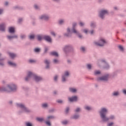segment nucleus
I'll use <instances>...</instances> for the list:
<instances>
[{
    "label": "nucleus",
    "mask_w": 126,
    "mask_h": 126,
    "mask_svg": "<svg viewBox=\"0 0 126 126\" xmlns=\"http://www.w3.org/2000/svg\"><path fill=\"white\" fill-rule=\"evenodd\" d=\"M109 110L106 107H102L99 111L101 123H108L109 122V117L107 116Z\"/></svg>",
    "instance_id": "obj_1"
},
{
    "label": "nucleus",
    "mask_w": 126,
    "mask_h": 126,
    "mask_svg": "<svg viewBox=\"0 0 126 126\" xmlns=\"http://www.w3.org/2000/svg\"><path fill=\"white\" fill-rule=\"evenodd\" d=\"M16 91H17V85L14 84H8L6 87H0V92H5L10 93V92H16Z\"/></svg>",
    "instance_id": "obj_2"
},
{
    "label": "nucleus",
    "mask_w": 126,
    "mask_h": 126,
    "mask_svg": "<svg viewBox=\"0 0 126 126\" xmlns=\"http://www.w3.org/2000/svg\"><path fill=\"white\" fill-rule=\"evenodd\" d=\"M16 105L17 108H19V109H21L18 112V115H21L22 114H23V113H26V114H30V113H31V110L26 107L25 104L21 103H17Z\"/></svg>",
    "instance_id": "obj_3"
},
{
    "label": "nucleus",
    "mask_w": 126,
    "mask_h": 126,
    "mask_svg": "<svg viewBox=\"0 0 126 126\" xmlns=\"http://www.w3.org/2000/svg\"><path fill=\"white\" fill-rule=\"evenodd\" d=\"M32 77L35 81V82H40L42 80V77L37 76V75L32 73V72H29L27 77L25 78L26 81H29Z\"/></svg>",
    "instance_id": "obj_4"
},
{
    "label": "nucleus",
    "mask_w": 126,
    "mask_h": 126,
    "mask_svg": "<svg viewBox=\"0 0 126 126\" xmlns=\"http://www.w3.org/2000/svg\"><path fill=\"white\" fill-rule=\"evenodd\" d=\"M63 51L65 54L67 53H73L74 52V48L73 46L71 44H67L64 46L63 48Z\"/></svg>",
    "instance_id": "obj_5"
},
{
    "label": "nucleus",
    "mask_w": 126,
    "mask_h": 126,
    "mask_svg": "<svg viewBox=\"0 0 126 126\" xmlns=\"http://www.w3.org/2000/svg\"><path fill=\"white\" fill-rule=\"evenodd\" d=\"M104 63V64L103 65V69H106V70H109L110 69V67L111 66H110V64L106 61V60L105 59H101L97 63V65L98 66H101L102 65L101 63Z\"/></svg>",
    "instance_id": "obj_6"
},
{
    "label": "nucleus",
    "mask_w": 126,
    "mask_h": 126,
    "mask_svg": "<svg viewBox=\"0 0 126 126\" xmlns=\"http://www.w3.org/2000/svg\"><path fill=\"white\" fill-rule=\"evenodd\" d=\"M106 15H109V11L108 10L102 9L98 12V17L102 20L105 19Z\"/></svg>",
    "instance_id": "obj_7"
},
{
    "label": "nucleus",
    "mask_w": 126,
    "mask_h": 126,
    "mask_svg": "<svg viewBox=\"0 0 126 126\" xmlns=\"http://www.w3.org/2000/svg\"><path fill=\"white\" fill-rule=\"evenodd\" d=\"M111 78V74L106 73L101 77L97 78V81H103L104 82H108L109 78Z\"/></svg>",
    "instance_id": "obj_8"
},
{
    "label": "nucleus",
    "mask_w": 126,
    "mask_h": 126,
    "mask_svg": "<svg viewBox=\"0 0 126 126\" xmlns=\"http://www.w3.org/2000/svg\"><path fill=\"white\" fill-rule=\"evenodd\" d=\"M56 117L53 115H48L46 118V121L44 122L45 125L47 126H52V123H51V120H55Z\"/></svg>",
    "instance_id": "obj_9"
},
{
    "label": "nucleus",
    "mask_w": 126,
    "mask_h": 126,
    "mask_svg": "<svg viewBox=\"0 0 126 126\" xmlns=\"http://www.w3.org/2000/svg\"><path fill=\"white\" fill-rule=\"evenodd\" d=\"M94 45H95V46H97V47H104L105 44H107L106 40L104 38H101L98 42L94 41Z\"/></svg>",
    "instance_id": "obj_10"
},
{
    "label": "nucleus",
    "mask_w": 126,
    "mask_h": 126,
    "mask_svg": "<svg viewBox=\"0 0 126 126\" xmlns=\"http://www.w3.org/2000/svg\"><path fill=\"white\" fill-rule=\"evenodd\" d=\"M50 15L48 14H43L39 16L38 19L43 21H49L50 20Z\"/></svg>",
    "instance_id": "obj_11"
},
{
    "label": "nucleus",
    "mask_w": 126,
    "mask_h": 126,
    "mask_svg": "<svg viewBox=\"0 0 126 126\" xmlns=\"http://www.w3.org/2000/svg\"><path fill=\"white\" fill-rule=\"evenodd\" d=\"M70 75V72L69 71H65L63 74L62 75V82H66V78L69 77Z\"/></svg>",
    "instance_id": "obj_12"
},
{
    "label": "nucleus",
    "mask_w": 126,
    "mask_h": 126,
    "mask_svg": "<svg viewBox=\"0 0 126 126\" xmlns=\"http://www.w3.org/2000/svg\"><path fill=\"white\" fill-rule=\"evenodd\" d=\"M78 100V97L76 95H74L68 98V101L70 103H72L73 102H77Z\"/></svg>",
    "instance_id": "obj_13"
},
{
    "label": "nucleus",
    "mask_w": 126,
    "mask_h": 126,
    "mask_svg": "<svg viewBox=\"0 0 126 126\" xmlns=\"http://www.w3.org/2000/svg\"><path fill=\"white\" fill-rule=\"evenodd\" d=\"M66 33L63 34L64 37H67L68 38H70L71 37V30H70V28L68 27L66 29Z\"/></svg>",
    "instance_id": "obj_14"
},
{
    "label": "nucleus",
    "mask_w": 126,
    "mask_h": 126,
    "mask_svg": "<svg viewBox=\"0 0 126 126\" xmlns=\"http://www.w3.org/2000/svg\"><path fill=\"white\" fill-rule=\"evenodd\" d=\"M121 95L120 91H114L111 94V97H119Z\"/></svg>",
    "instance_id": "obj_15"
},
{
    "label": "nucleus",
    "mask_w": 126,
    "mask_h": 126,
    "mask_svg": "<svg viewBox=\"0 0 126 126\" xmlns=\"http://www.w3.org/2000/svg\"><path fill=\"white\" fill-rule=\"evenodd\" d=\"M80 118V115L78 113H75L70 117L71 120H78Z\"/></svg>",
    "instance_id": "obj_16"
},
{
    "label": "nucleus",
    "mask_w": 126,
    "mask_h": 126,
    "mask_svg": "<svg viewBox=\"0 0 126 126\" xmlns=\"http://www.w3.org/2000/svg\"><path fill=\"white\" fill-rule=\"evenodd\" d=\"M44 63L46 64L45 69H50V63H51V62L50 61V60H48L46 59L44 61Z\"/></svg>",
    "instance_id": "obj_17"
},
{
    "label": "nucleus",
    "mask_w": 126,
    "mask_h": 126,
    "mask_svg": "<svg viewBox=\"0 0 126 126\" xmlns=\"http://www.w3.org/2000/svg\"><path fill=\"white\" fill-rule=\"evenodd\" d=\"M43 40H45V41H46L48 43H52V38L50 35H44Z\"/></svg>",
    "instance_id": "obj_18"
},
{
    "label": "nucleus",
    "mask_w": 126,
    "mask_h": 126,
    "mask_svg": "<svg viewBox=\"0 0 126 126\" xmlns=\"http://www.w3.org/2000/svg\"><path fill=\"white\" fill-rule=\"evenodd\" d=\"M7 64L9 66H11V67H16V66H17V64L12 61H8Z\"/></svg>",
    "instance_id": "obj_19"
},
{
    "label": "nucleus",
    "mask_w": 126,
    "mask_h": 126,
    "mask_svg": "<svg viewBox=\"0 0 126 126\" xmlns=\"http://www.w3.org/2000/svg\"><path fill=\"white\" fill-rule=\"evenodd\" d=\"M90 26L92 29H95L97 27V23L95 21H92L90 24Z\"/></svg>",
    "instance_id": "obj_20"
},
{
    "label": "nucleus",
    "mask_w": 126,
    "mask_h": 126,
    "mask_svg": "<svg viewBox=\"0 0 126 126\" xmlns=\"http://www.w3.org/2000/svg\"><path fill=\"white\" fill-rule=\"evenodd\" d=\"M36 39L39 42H41L44 39V35L43 34H37Z\"/></svg>",
    "instance_id": "obj_21"
},
{
    "label": "nucleus",
    "mask_w": 126,
    "mask_h": 126,
    "mask_svg": "<svg viewBox=\"0 0 126 126\" xmlns=\"http://www.w3.org/2000/svg\"><path fill=\"white\" fill-rule=\"evenodd\" d=\"M76 25H77V24L76 23H73L72 24V28L71 30L72 33H76V32H77V31L75 29Z\"/></svg>",
    "instance_id": "obj_22"
},
{
    "label": "nucleus",
    "mask_w": 126,
    "mask_h": 126,
    "mask_svg": "<svg viewBox=\"0 0 126 126\" xmlns=\"http://www.w3.org/2000/svg\"><path fill=\"white\" fill-rule=\"evenodd\" d=\"M17 38H18V36L17 35L7 36V38L8 40H11L12 39H17Z\"/></svg>",
    "instance_id": "obj_23"
},
{
    "label": "nucleus",
    "mask_w": 126,
    "mask_h": 126,
    "mask_svg": "<svg viewBox=\"0 0 126 126\" xmlns=\"http://www.w3.org/2000/svg\"><path fill=\"white\" fill-rule=\"evenodd\" d=\"M13 8L14 9H17V10H24V9H25V8H24L23 6H15L13 7Z\"/></svg>",
    "instance_id": "obj_24"
},
{
    "label": "nucleus",
    "mask_w": 126,
    "mask_h": 126,
    "mask_svg": "<svg viewBox=\"0 0 126 126\" xmlns=\"http://www.w3.org/2000/svg\"><path fill=\"white\" fill-rule=\"evenodd\" d=\"M84 109L86 110V111H92V107L89 105H85L84 106Z\"/></svg>",
    "instance_id": "obj_25"
},
{
    "label": "nucleus",
    "mask_w": 126,
    "mask_h": 126,
    "mask_svg": "<svg viewBox=\"0 0 126 126\" xmlns=\"http://www.w3.org/2000/svg\"><path fill=\"white\" fill-rule=\"evenodd\" d=\"M4 58H0V66L3 67L4 66Z\"/></svg>",
    "instance_id": "obj_26"
},
{
    "label": "nucleus",
    "mask_w": 126,
    "mask_h": 126,
    "mask_svg": "<svg viewBox=\"0 0 126 126\" xmlns=\"http://www.w3.org/2000/svg\"><path fill=\"white\" fill-rule=\"evenodd\" d=\"M69 91L71 93H76L77 92V90L74 88H69Z\"/></svg>",
    "instance_id": "obj_27"
},
{
    "label": "nucleus",
    "mask_w": 126,
    "mask_h": 126,
    "mask_svg": "<svg viewBox=\"0 0 126 126\" xmlns=\"http://www.w3.org/2000/svg\"><path fill=\"white\" fill-rule=\"evenodd\" d=\"M33 7L35 10H38V11L41 10V7L40 6V5L37 4H35L33 5Z\"/></svg>",
    "instance_id": "obj_28"
},
{
    "label": "nucleus",
    "mask_w": 126,
    "mask_h": 126,
    "mask_svg": "<svg viewBox=\"0 0 126 126\" xmlns=\"http://www.w3.org/2000/svg\"><path fill=\"white\" fill-rule=\"evenodd\" d=\"M0 31H1L2 32H4V31H5L4 23L0 24Z\"/></svg>",
    "instance_id": "obj_29"
},
{
    "label": "nucleus",
    "mask_w": 126,
    "mask_h": 126,
    "mask_svg": "<svg viewBox=\"0 0 126 126\" xmlns=\"http://www.w3.org/2000/svg\"><path fill=\"white\" fill-rule=\"evenodd\" d=\"M49 51V47L45 46L44 47V52L43 55L45 56V55H47L48 54V51Z\"/></svg>",
    "instance_id": "obj_30"
},
{
    "label": "nucleus",
    "mask_w": 126,
    "mask_h": 126,
    "mask_svg": "<svg viewBox=\"0 0 126 126\" xmlns=\"http://www.w3.org/2000/svg\"><path fill=\"white\" fill-rule=\"evenodd\" d=\"M118 48L120 52H122V53H124V52H125V48H124V46H123V45H119L118 46Z\"/></svg>",
    "instance_id": "obj_31"
},
{
    "label": "nucleus",
    "mask_w": 126,
    "mask_h": 126,
    "mask_svg": "<svg viewBox=\"0 0 126 126\" xmlns=\"http://www.w3.org/2000/svg\"><path fill=\"white\" fill-rule=\"evenodd\" d=\"M74 113H76L75 114H78V113H80L81 112V108L80 107H77L74 110Z\"/></svg>",
    "instance_id": "obj_32"
},
{
    "label": "nucleus",
    "mask_w": 126,
    "mask_h": 126,
    "mask_svg": "<svg viewBox=\"0 0 126 126\" xmlns=\"http://www.w3.org/2000/svg\"><path fill=\"white\" fill-rule=\"evenodd\" d=\"M109 121H114V120H116V116L114 115H111L109 117Z\"/></svg>",
    "instance_id": "obj_33"
},
{
    "label": "nucleus",
    "mask_w": 126,
    "mask_h": 126,
    "mask_svg": "<svg viewBox=\"0 0 126 126\" xmlns=\"http://www.w3.org/2000/svg\"><path fill=\"white\" fill-rule=\"evenodd\" d=\"M9 33H12L15 32V30L14 29V28L11 27L9 28Z\"/></svg>",
    "instance_id": "obj_34"
},
{
    "label": "nucleus",
    "mask_w": 126,
    "mask_h": 126,
    "mask_svg": "<svg viewBox=\"0 0 126 126\" xmlns=\"http://www.w3.org/2000/svg\"><path fill=\"white\" fill-rule=\"evenodd\" d=\"M33 52L34 53L39 54V53H40V52H41V48L36 47L33 49Z\"/></svg>",
    "instance_id": "obj_35"
},
{
    "label": "nucleus",
    "mask_w": 126,
    "mask_h": 126,
    "mask_svg": "<svg viewBox=\"0 0 126 126\" xmlns=\"http://www.w3.org/2000/svg\"><path fill=\"white\" fill-rule=\"evenodd\" d=\"M65 21L64 19H61L58 21L59 25H63L64 24Z\"/></svg>",
    "instance_id": "obj_36"
},
{
    "label": "nucleus",
    "mask_w": 126,
    "mask_h": 126,
    "mask_svg": "<svg viewBox=\"0 0 126 126\" xmlns=\"http://www.w3.org/2000/svg\"><path fill=\"white\" fill-rule=\"evenodd\" d=\"M36 121H37V122H39L40 123H42V122H45L44 118L37 117L36 118Z\"/></svg>",
    "instance_id": "obj_37"
},
{
    "label": "nucleus",
    "mask_w": 126,
    "mask_h": 126,
    "mask_svg": "<svg viewBox=\"0 0 126 126\" xmlns=\"http://www.w3.org/2000/svg\"><path fill=\"white\" fill-rule=\"evenodd\" d=\"M117 74L118 71H115L112 74H110V77H115V76H117Z\"/></svg>",
    "instance_id": "obj_38"
},
{
    "label": "nucleus",
    "mask_w": 126,
    "mask_h": 126,
    "mask_svg": "<svg viewBox=\"0 0 126 126\" xmlns=\"http://www.w3.org/2000/svg\"><path fill=\"white\" fill-rule=\"evenodd\" d=\"M74 34H76L77 36H78V38H79L80 39H82V35H81L80 33H79V32L77 31L76 32H74Z\"/></svg>",
    "instance_id": "obj_39"
},
{
    "label": "nucleus",
    "mask_w": 126,
    "mask_h": 126,
    "mask_svg": "<svg viewBox=\"0 0 126 126\" xmlns=\"http://www.w3.org/2000/svg\"><path fill=\"white\" fill-rule=\"evenodd\" d=\"M52 56H54V57H59V53L56 51H53L51 53Z\"/></svg>",
    "instance_id": "obj_40"
},
{
    "label": "nucleus",
    "mask_w": 126,
    "mask_h": 126,
    "mask_svg": "<svg viewBox=\"0 0 126 126\" xmlns=\"http://www.w3.org/2000/svg\"><path fill=\"white\" fill-rule=\"evenodd\" d=\"M9 56L11 59H14L16 57V54L12 53H9Z\"/></svg>",
    "instance_id": "obj_41"
},
{
    "label": "nucleus",
    "mask_w": 126,
    "mask_h": 126,
    "mask_svg": "<svg viewBox=\"0 0 126 126\" xmlns=\"http://www.w3.org/2000/svg\"><path fill=\"white\" fill-rule=\"evenodd\" d=\"M41 106L44 109H47V108L49 107V105H48V103H43Z\"/></svg>",
    "instance_id": "obj_42"
},
{
    "label": "nucleus",
    "mask_w": 126,
    "mask_h": 126,
    "mask_svg": "<svg viewBox=\"0 0 126 126\" xmlns=\"http://www.w3.org/2000/svg\"><path fill=\"white\" fill-rule=\"evenodd\" d=\"M53 63L55 64H58V63H60V61L58 59H54L53 60Z\"/></svg>",
    "instance_id": "obj_43"
},
{
    "label": "nucleus",
    "mask_w": 126,
    "mask_h": 126,
    "mask_svg": "<svg viewBox=\"0 0 126 126\" xmlns=\"http://www.w3.org/2000/svg\"><path fill=\"white\" fill-rule=\"evenodd\" d=\"M26 126H33V124L30 122H27L25 123Z\"/></svg>",
    "instance_id": "obj_44"
},
{
    "label": "nucleus",
    "mask_w": 126,
    "mask_h": 126,
    "mask_svg": "<svg viewBox=\"0 0 126 126\" xmlns=\"http://www.w3.org/2000/svg\"><path fill=\"white\" fill-rule=\"evenodd\" d=\"M20 38L22 40H24V39H26V34H21L20 35Z\"/></svg>",
    "instance_id": "obj_45"
},
{
    "label": "nucleus",
    "mask_w": 126,
    "mask_h": 126,
    "mask_svg": "<svg viewBox=\"0 0 126 126\" xmlns=\"http://www.w3.org/2000/svg\"><path fill=\"white\" fill-rule=\"evenodd\" d=\"M30 40H34L35 39V35L31 34L29 36Z\"/></svg>",
    "instance_id": "obj_46"
},
{
    "label": "nucleus",
    "mask_w": 126,
    "mask_h": 126,
    "mask_svg": "<svg viewBox=\"0 0 126 126\" xmlns=\"http://www.w3.org/2000/svg\"><path fill=\"white\" fill-rule=\"evenodd\" d=\"M94 75H98L99 74H101V71H100L99 70H95L94 72Z\"/></svg>",
    "instance_id": "obj_47"
},
{
    "label": "nucleus",
    "mask_w": 126,
    "mask_h": 126,
    "mask_svg": "<svg viewBox=\"0 0 126 126\" xmlns=\"http://www.w3.org/2000/svg\"><path fill=\"white\" fill-rule=\"evenodd\" d=\"M87 68L89 70H91V69H92V66L90 64H87Z\"/></svg>",
    "instance_id": "obj_48"
},
{
    "label": "nucleus",
    "mask_w": 126,
    "mask_h": 126,
    "mask_svg": "<svg viewBox=\"0 0 126 126\" xmlns=\"http://www.w3.org/2000/svg\"><path fill=\"white\" fill-rule=\"evenodd\" d=\"M57 103H58V104H63V101L62 99H58L56 100Z\"/></svg>",
    "instance_id": "obj_49"
},
{
    "label": "nucleus",
    "mask_w": 126,
    "mask_h": 126,
    "mask_svg": "<svg viewBox=\"0 0 126 126\" xmlns=\"http://www.w3.org/2000/svg\"><path fill=\"white\" fill-rule=\"evenodd\" d=\"M80 50L81 52H83V53H85L86 49L85 47H83V46L81 47Z\"/></svg>",
    "instance_id": "obj_50"
},
{
    "label": "nucleus",
    "mask_w": 126,
    "mask_h": 126,
    "mask_svg": "<svg viewBox=\"0 0 126 126\" xmlns=\"http://www.w3.org/2000/svg\"><path fill=\"white\" fill-rule=\"evenodd\" d=\"M67 64H71L72 63V61L70 59L67 60Z\"/></svg>",
    "instance_id": "obj_51"
},
{
    "label": "nucleus",
    "mask_w": 126,
    "mask_h": 126,
    "mask_svg": "<svg viewBox=\"0 0 126 126\" xmlns=\"http://www.w3.org/2000/svg\"><path fill=\"white\" fill-rule=\"evenodd\" d=\"M89 33H90V34H91V35H93V34H94V33H95V30H92L89 32Z\"/></svg>",
    "instance_id": "obj_52"
},
{
    "label": "nucleus",
    "mask_w": 126,
    "mask_h": 126,
    "mask_svg": "<svg viewBox=\"0 0 126 126\" xmlns=\"http://www.w3.org/2000/svg\"><path fill=\"white\" fill-rule=\"evenodd\" d=\"M55 3H61V0H52Z\"/></svg>",
    "instance_id": "obj_53"
},
{
    "label": "nucleus",
    "mask_w": 126,
    "mask_h": 126,
    "mask_svg": "<svg viewBox=\"0 0 126 126\" xmlns=\"http://www.w3.org/2000/svg\"><path fill=\"white\" fill-rule=\"evenodd\" d=\"M68 112H69V107H67L65 110V113L68 114Z\"/></svg>",
    "instance_id": "obj_54"
},
{
    "label": "nucleus",
    "mask_w": 126,
    "mask_h": 126,
    "mask_svg": "<svg viewBox=\"0 0 126 126\" xmlns=\"http://www.w3.org/2000/svg\"><path fill=\"white\" fill-rule=\"evenodd\" d=\"M114 122H110L107 124V126H114Z\"/></svg>",
    "instance_id": "obj_55"
},
{
    "label": "nucleus",
    "mask_w": 126,
    "mask_h": 126,
    "mask_svg": "<svg viewBox=\"0 0 126 126\" xmlns=\"http://www.w3.org/2000/svg\"><path fill=\"white\" fill-rule=\"evenodd\" d=\"M122 93L124 94V95H125L126 96V89H124L122 90Z\"/></svg>",
    "instance_id": "obj_56"
},
{
    "label": "nucleus",
    "mask_w": 126,
    "mask_h": 126,
    "mask_svg": "<svg viewBox=\"0 0 126 126\" xmlns=\"http://www.w3.org/2000/svg\"><path fill=\"white\" fill-rule=\"evenodd\" d=\"M54 112H55V109L54 108H52L49 110V113H54Z\"/></svg>",
    "instance_id": "obj_57"
},
{
    "label": "nucleus",
    "mask_w": 126,
    "mask_h": 126,
    "mask_svg": "<svg viewBox=\"0 0 126 126\" xmlns=\"http://www.w3.org/2000/svg\"><path fill=\"white\" fill-rule=\"evenodd\" d=\"M67 121H63L62 122V124L63 125H67Z\"/></svg>",
    "instance_id": "obj_58"
},
{
    "label": "nucleus",
    "mask_w": 126,
    "mask_h": 126,
    "mask_svg": "<svg viewBox=\"0 0 126 126\" xmlns=\"http://www.w3.org/2000/svg\"><path fill=\"white\" fill-rule=\"evenodd\" d=\"M22 21H23V19L22 18L19 19V20H18L19 23H21V22H22Z\"/></svg>",
    "instance_id": "obj_59"
},
{
    "label": "nucleus",
    "mask_w": 126,
    "mask_h": 126,
    "mask_svg": "<svg viewBox=\"0 0 126 126\" xmlns=\"http://www.w3.org/2000/svg\"><path fill=\"white\" fill-rule=\"evenodd\" d=\"M36 61H35V60H29V63H35Z\"/></svg>",
    "instance_id": "obj_60"
},
{
    "label": "nucleus",
    "mask_w": 126,
    "mask_h": 126,
    "mask_svg": "<svg viewBox=\"0 0 126 126\" xmlns=\"http://www.w3.org/2000/svg\"><path fill=\"white\" fill-rule=\"evenodd\" d=\"M79 25L81 27L84 26L85 24H84V23H82V22H81L79 23Z\"/></svg>",
    "instance_id": "obj_61"
},
{
    "label": "nucleus",
    "mask_w": 126,
    "mask_h": 126,
    "mask_svg": "<svg viewBox=\"0 0 126 126\" xmlns=\"http://www.w3.org/2000/svg\"><path fill=\"white\" fill-rule=\"evenodd\" d=\"M83 32L84 33H85V34H87V33H88V30H87V29H84Z\"/></svg>",
    "instance_id": "obj_62"
},
{
    "label": "nucleus",
    "mask_w": 126,
    "mask_h": 126,
    "mask_svg": "<svg viewBox=\"0 0 126 126\" xmlns=\"http://www.w3.org/2000/svg\"><path fill=\"white\" fill-rule=\"evenodd\" d=\"M58 75L55 76V77H54L55 81H57L58 80Z\"/></svg>",
    "instance_id": "obj_63"
},
{
    "label": "nucleus",
    "mask_w": 126,
    "mask_h": 126,
    "mask_svg": "<svg viewBox=\"0 0 126 126\" xmlns=\"http://www.w3.org/2000/svg\"><path fill=\"white\" fill-rule=\"evenodd\" d=\"M2 12H3V9L0 8V15L2 14Z\"/></svg>",
    "instance_id": "obj_64"
}]
</instances>
